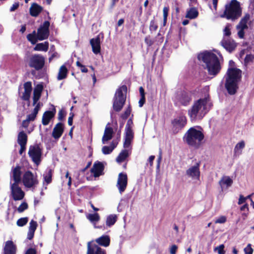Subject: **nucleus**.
<instances>
[{"label":"nucleus","mask_w":254,"mask_h":254,"mask_svg":"<svg viewBox=\"0 0 254 254\" xmlns=\"http://www.w3.org/2000/svg\"><path fill=\"white\" fill-rule=\"evenodd\" d=\"M200 162H197L193 166L189 168L186 171V174L191 178L198 179L200 177Z\"/></svg>","instance_id":"17"},{"label":"nucleus","mask_w":254,"mask_h":254,"mask_svg":"<svg viewBox=\"0 0 254 254\" xmlns=\"http://www.w3.org/2000/svg\"><path fill=\"white\" fill-rule=\"evenodd\" d=\"M145 103V96H141L140 99L139 101V106L142 107Z\"/></svg>","instance_id":"63"},{"label":"nucleus","mask_w":254,"mask_h":254,"mask_svg":"<svg viewBox=\"0 0 254 254\" xmlns=\"http://www.w3.org/2000/svg\"><path fill=\"white\" fill-rule=\"evenodd\" d=\"M28 220L29 219L27 217H22L17 220L16 224L19 227H23L28 223Z\"/></svg>","instance_id":"43"},{"label":"nucleus","mask_w":254,"mask_h":254,"mask_svg":"<svg viewBox=\"0 0 254 254\" xmlns=\"http://www.w3.org/2000/svg\"><path fill=\"white\" fill-rule=\"evenodd\" d=\"M158 25L155 21L154 18L150 22L149 30L151 32L152 31H155L158 29Z\"/></svg>","instance_id":"47"},{"label":"nucleus","mask_w":254,"mask_h":254,"mask_svg":"<svg viewBox=\"0 0 254 254\" xmlns=\"http://www.w3.org/2000/svg\"><path fill=\"white\" fill-rule=\"evenodd\" d=\"M28 140V136L24 131L19 132L17 136V142L19 145L26 144Z\"/></svg>","instance_id":"36"},{"label":"nucleus","mask_w":254,"mask_h":254,"mask_svg":"<svg viewBox=\"0 0 254 254\" xmlns=\"http://www.w3.org/2000/svg\"><path fill=\"white\" fill-rule=\"evenodd\" d=\"M53 172V171L51 169H48L46 173L43 175V185H46L45 187V190L47 189V186L50 184L52 181Z\"/></svg>","instance_id":"31"},{"label":"nucleus","mask_w":254,"mask_h":254,"mask_svg":"<svg viewBox=\"0 0 254 254\" xmlns=\"http://www.w3.org/2000/svg\"><path fill=\"white\" fill-rule=\"evenodd\" d=\"M53 106V108L51 111H46L43 113L42 123L44 126L48 125L50 123L51 120L55 116L56 109L55 106Z\"/></svg>","instance_id":"16"},{"label":"nucleus","mask_w":254,"mask_h":254,"mask_svg":"<svg viewBox=\"0 0 254 254\" xmlns=\"http://www.w3.org/2000/svg\"><path fill=\"white\" fill-rule=\"evenodd\" d=\"M134 137V133L132 129H125V137L124 142V147L128 148L131 144Z\"/></svg>","instance_id":"23"},{"label":"nucleus","mask_w":254,"mask_h":254,"mask_svg":"<svg viewBox=\"0 0 254 254\" xmlns=\"http://www.w3.org/2000/svg\"><path fill=\"white\" fill-rule=\"evenodd\" d=\"M204 138V135L201 131L191 127L185 133L183 140L189 146L198 149L201 145Z\"/></svg>","instance_id":"2"},{"label":"nucleus","mask_w":254,"mask_h":254,"mask_svg":"<svg viewBox=\"0 0 254 254\" xmlns=\"http://www.w3.org/2000/svg\"><path fill=\"white\" fill-rule=\"evenodd\" d=\"M192 99V93L190 91H182L176 96L177 103L183 106H188Z\"/></svg>","instance_id":"8"},{"label":"nucleus","mask_w":254,"mask_h":254,"mask_svg":"<svg viewBox=\"0 0 254 254\" xmlns=\"http://www.w3.org/2000/svg\"><path fill=\"white\" fill-rule=\"evenodd\" d=\"M230 25L228 24L226 26L224 29V36H230L231 34V29H230Z\"/></svg>","instance_id":"52"},{"label":"nucleus","mask_w":254,"mask_h":254,"mask_svg":"<svg viewBox=\"0 0 254 254\" xmlns=\"http://www.w3.org/2000/svg\"><path fill=\"white\" fill-rule=\"evenodd\" d=\"M221 182L223 184L226 185L227 187L231 186L233 183L232 180L229 177H226L225 179H223V180H222Z\"/></svg>","instance_id":"50"},{"label":"nucleus","mask_w":254,"mask_h":254,"mask_svg":"<svg viewBox=\"0 0 254 254\" xmlns=\"http://www.w3.org/2000/svg\"><path fill=\"white\" fill-rule=\"evenodd\" d=\"M244 252L245 254H253V249H252L250 244H249L244 249Z\"/></svg>","instance_id":"54"},{"label":"nucleus","mask_w":254,"mask_h":254,"mask_svg":"<svg viewBox=\"0 0 254 254\" xmlns=\"http://www.w3.org/2000/svg\"><path fill=\"white\" fill-rule=\"evenodd\" d=\"M36 118V116L34 115L32 113L30 114H29L27 116L26 119L28 121H34Z\"/></svg>","instance_id":"62"},{"label":"nucleus","mask_w":254,"mask_h":254,"mask_svg":"<svg viewBox=\"0 0 254 254\" xmlns=\"http://www.w3.org/2000/svg\"><path fill=\"white\" fill-rule=\"evenodd\" d=\"M104 169L105 166L104 163L102 162L96 161L94 163L90 170V172L93 174L95 178H97L104 175Z\"/></svg>","instance_id":"13"},{"label":"nucleus","mask_w":254,"mask_h":254,"mask_svg":"<svg viewBox=\"0 0 254 254\" xmlns=\"http://www.w3.org/2000/svg\"><path fill=\"white\" fill-rule=\"evenodd\" d=\"M68 73V69L64 64H63L60 68L57 79L59 80H61L65 79L67 77Z\"/></svg>","instance_id":"34"},{"label":"nucleus","mask_w":254,"mask_h":254,"mask_svg":"<svg viewBox=\"0 0 254 254\" xmlns=\"http://www.w3.org/2000/svg\"><path fill=\"white\" fill-rule=\"evenodd\" d=\"M64 131V125L60 122L57 123L53 128L52 135L55 139H59Z\"/></svg>","instance_id":"19"},{"label":"nucleus","mask_w":254,"mask_h":254,"mask_svg":"<svg viewBox=\"0 0 254 254\" xmlns=\"http://www.w3.org/2000/svg\"><path fill=\"white\" fill-rule=\"evenodd\" d=\"M198 15V11L196 8L191 7L187 10L186 17L192 19L196 18Z\"/></svg>","instance_id":"35"},{"label":"nucleus","mask_w":254,"mask_h":254,"mask_svg":"<svg viewBox=\"0 0 254 254\" xmlns=\"http://www.w3.org/2000/svg\"><path fill=\"white\" fill-rule=\"evenodd\" d=\"M187 123V120L185 116H180L172 120L171 124L173 134H176L180 132L186 125Z\"/></svg>","instance_id":"9"},{"label":"nucleus","mask_w":254,"mask_h":254,"mask_svg":"<svg viewBox=\"0 0 254 254\" xmlns=\"http://www.w3.org/2000/svg\"><path fill=\"white\" fill-rule=\"evenodd\" d=\"M254 59V55L252 54L247 55L244 60V64H248L249 63L253 62Z\"/></svg>","instance_id":"51"},{"label":"nucleus","mask_w":254,"mask_h":254,"mask_svg":"<svg viewBox=\"0 0 254 254\" xmlns=\"http://www.w3.org/2000/svg\"><path fill=\"white\" fill-rule=\"evenodd\" d=\"M133 121L132 118H130L128 120L125 129H132V126H133Z\"/></svg>","instance_id":"55"},{"label":"nucleus","mask_w":254,"mask_h":254,"mask_svg":"<svg viewBox=\"0 0 254 254\" xmlns=\"http://www.w3.org/2000/svg\"><path fill=\"white\" fill-rule=\"evenodd\" d=\"M144 42L147 45V47H150L154 44L155 40L152 38L150 35H149L145 37Z\"/></svg>","instance_id":"44"},{"label":"nucleus","mask_w":254,"mask_h":254,"mask_svg":"<svg viewBox=\"0 0 254 254\" xmlns=\"http://www.w3.org/2000/svg\"><path fill=\"white\" fill-rule=\"evenodd\" d=\"M227 220V218L225 216H221L218 218L215 222V223H224Z\"/></svg>","instance_id":"56"},{"label":"nucleus","mask_w":254,"mask_h":254,"mask_svg":"<svg viewBox=\"0 0 254 254\" xmlns=\"http://www.w3.org/2000/svg\"><path fill=\"white\" fill-rule=\"evenodd\" d=\"M25 254H37V252L35 249L29 248L27 250Z\"/></svg>","instance_id":"64"},{"label":"nucleus","mask_w":254,"mask_h":254,"mask_svg":"<svg viewBox=\"0 0 254 254\" xmlns=\"http://www.w3.org/2000/svg\"><path fill=\"white\" fill-rule=\"evenodd\" d=\"M117 216L116 214H110L107 217L106 225L107 227H110L114 225L117 221Z\"/></svg>","instance_id":"38"},{"label":"nucleus","mask_w":254,"mask_h":254,"mask_svg":"<svg viewBox=\"0 0 254 254\" xmlns=\"http://www.w3.org/2000/svg\"><path fill=\"white\" fill-rule=\"evenodd\" d=\"M204 68L207 70L209 75L215 76L220 72L221 66V64H205Z\"/></svg>","instance_id":"21"},{"label":"nucleus","mask_w":254,"mask_h":254,"mask_svg":"<svg viewBox=\"0 0 254 254\" xmlns=\"http://www.w3.org/2000/svg\"><path fill=\"white\" fill-rule=\"evenodd\" d=\"M245 146V141L244 140H242L239 143H238L235 148H234V152L235 153L238 152L239 150L243 149Z\"/></svg>","instance_id":"46"},{"label":"nucleus","mask_w":254,"mask_h":254,"mask_svg":"<svg viewBox=\"0 0 254 254\" xmlns=\"http://www.w3.org/2000/svg\"><path fill=\"white\" fill-rule=\"evenodd\" d=\"M11 195L13 200H20L24 197V192L18 186V184H12L11 185Z\"/></svg>","instance_id":"14"},{"label":"nucleus","mask_w":254,"mask_h":254,"mask_svg":"<svg viewBox=\"0 0 254 254\" xmlns=\"http://www.w3.org/2000/svg\"><path fill=\"white\" fill-rule=\"evenodd\" d=\"M28 208V203L26 202H23L21 203V204L18 206L17 208V210L19 213H22L24 212L25 210L27 209Z\"/></svg>","instance_id":"45"},{"label":"nucleus","mask_w":254,"mask_h":254,"mask_svg":"<svg viewBox=\"0 0 254 254\" xmlns=\"http://www.w3.org/2000/svg\"><path fill=\"white\" fill-rule=\"evenodd\" d=\"M43 90V86L41 84H37L34 89L33 97V105L34 106L39 100Z\"/></svg>","instance_id":"22"},{"label":"nucleus","mask_w":254,"mask_h":254,"mask_svg":"<svg viewBox=\"0 0 254 254\" xmlns=\"http://www.w3.org/2000/svg\"><path fill=\"white\" fill-rule=\"evenodd\" d=\"M128 156V151L126 149L123 150L117 157L116 161L118 163H121L124 161Z\"/></svg>","instance_id":"40"},{"label":"nucleus","mask_w":254,"mask_h":254,"mask_svg":"<svg viewBox=\"0 0 254 254\" xmlns=\"http://www.w3.org/2000/svg\"><path fill=\"white\" fill-rule=\"evenodd\" d=\"M215 50H205L198 53L197 58L198 61L203 64H220L223 62V57L218 53V56L214 53Z\"/></svg>","instance_id":"6"},{"label":"nucleus","mask_w":254,"mask_h":254,"mask_svg":"<svg viewBox=\"0 0 254 254\" xmlns=\"http://www.w3.org/2000/svg\"><path fill=\"white\" fill-rule=\"evenodd\" d=\"M208 102L207 98H200L195 101L188 110V115L191 121H195L197 118L201 119L206 113L204 111L206 109V105Z\"/></svg>","instance_id":"3"},{"label":"nucleus","mask_w":254,"mask_h":254,"mask_svg":"<svg viewBox=\"0 0 254 254\" xmlns=\"http://www.w3.org/2000/svg\"><path fill=\"white\" fill-rule=\"evenodd\" d=\"M242 10L240 2L237 0H231L229 3L225 5V9L222 18L235 20L238 19L242 15Z\"/></svg>","instance_id":"4"},{"label":"nucleus","mask_w":254,"mask_h":254,"mask_svg":"<svg viewBox=\"0 0 254 254\" xmlns=\"http://www.w3.org/2000/svg\"><path fill=\"white\" fill-rule=\"evenodd\" d=\"M30 67L34 68L31 71V74L35 76L36 78L40 79L44 76L45 72L42 70L44 64H29Z\"/></svg>","instance_id":"18"},{"label":"nucleus","mask_w":254,"mask_h":254,"mask_svg":"<svg viewBox=\"0 0 254 254\" xmlns=\"http://www.w3.org/2000/svg\"><path fill=\"white\" fill-rule=\"evenodd\" d=\"M4 254H15L16 247L12 241H7L3 249Z\"/></svg>","instance_id":"25"},{"label":"nucleus","mask_w":254,"mask_h":254,"mask_svg":"<svg viewBox=\"0 0 254 254\" xmlns=\"http://www.w3.org/2000/svg\"><path fill=\"white\" fill-rule=\"evenodd\" d=\"M169 11V7L165 6L163 9V18H167Z\"/></svg>","instance_id":"57"},{"label":"nucleus","mask_w":254,"mask_h":254,"mask_svg":"<svg viewBox=\"0 0 254 254\" xmlns=\"http://www.w3.org/2000/svg\"><path fill=\"white\" fill-rule=\"evenodd\" d=\"M37 226L38 224L37 222L33 220H31L29 223V227L27 233V239L32 240L33 238L35 232L37 229Z\"/></svg>","instance_id":"28"},{"label":"nucleus","mask_w":254,"mask_h":254,"mask_svg":"<svg viewBox=\"0 0 254 254\" xmlns=\"http://www.w3.org/2000/svg\"><path fill=\"white\" fill-rule=\"evenodd\" d=\"M87 219L92 223L94 225V227L95 228L102 229L103 227L101 226H96L95 224L97 222H98L100 219V216L98 213H94L93 214H88L86 215Z\"/></svg>","instance_id":"30"},{"label":"nucleus","mask_w":254,"mask_h":254,"mask_svg":"<svg viewBox=\"0 0 254 254\" xmlns=\"http://www.w3.org/2000/svg\"><path fill=\"white\" fill-rule=\"evenodd\" d=\"M24 92L21 96V99L26 101H29L30 100L31 93L32 90V82L27 81L23 84Z\"/></svg>","instance_id":"20"},{"label":"nucleus","mask_w":254,"mask_h":254,"mask_svg":"<svg viewBox=\"0 0 254 254\" xmlns=\"http://www.w3.org/2000/svg\"><path fill=\"white\" fill-rule=\"evenodd\" d=\"M245 29L243 28H239V31L238 32V35L239 37L241 39H243L245 36Z\"/></svg>","instance_id":"59"},{"label":"nucleus","mask_w":254,"mask_h":254,"mask_svg":"<svg viewBox=\"0 0 254 254\" xmlns=\"http://www.w3.org/2000/svg\"><path fill=\"white\" fill-rule=\"evenodd\" d=\"M114 131L111 127H106L104 131V134L102 137V142L104 143L105 141L111 139L113 137Z\"/></svg>","instance_id":"33"},{"label":"nucleus","mask_w":254,"mask_h":254,"mask_svg":"<svg viewBox=\"0 0 254 254\" xmlns=\"http://www.w3.org/2000/svg\"><path fill=\"white\" fill-rule=\"evenodd\" d=\"M131 112V107L130 105H129L127 108L126 109L125 112L121 115V118L123 120H126L129 116Z\"/></svg>","instance_id":"42"},{"label":"nucleus","mask_w":254,"mask_h":254,"mask_svg":"<svg viewBox=\"0 0 254 254\" xmlns=\"http://www.w3.org/2000/svg\"><path fill=\"white\" fill-rule=\"evenodd\" d=\"M178 249V247L176 245H173L170 248V253L171 254H176V251Z\"/></svg>","instance_id":"60"},{"label":"nucleus","mask_w":254,"mask_h":254,"mask_svg":"<svg viewBox=\"0 0 254 254\" xmlns=\"http://www.w3.org/2000/svg\"><path fill=\"white\" fill-rule=\"evenodd\" d=\"M95 241L99 245L107 247L110 245V238L108 235H103L96 239Z\"/></svg>","instance_id":"32"},{"label":"nucleus","mask_w":254,"mask_h":254,"mask_svg":"<svg viewBox=\"0 0 254 254\" xmlns=\"http://www.w3.org/2000/svg\"><path fill=\"white\" fill-rule=\"evenodd\" d=\"M86 254H107L106 251L102 249L98 245L89 242L87 243V250Z\"/></svg>","instance_id":"15"},{"label":"nucleus","mask_w":254,"mask_h":254,"mask_svg":"<svg viewBox=\"0 0 254 254\" xmlns=\"http://www.w3.org/2000/svg\"><path fill=\"white\" fill-rule=\"evenodd\" d=\"M66 116V113L64 109H61L58 113V119L60 121H63Z\"/></svg>","instance_id":"49"},{"label":"nucleus","mask_w":254,"mask_h":254,"mask_svg":"<svg viewBox=\"0 0 254 254\" xmlns=\"http://www.w3.org/2000/svg\"><path fill=\"white\" fill-rule=\"evenodd\" d=\"M23 183L25 187L31 188L37 185L39 182L30 171H27L23 175Z\"/></svg>","instance_id":"10"},{"label":"nucleus","mask_w":254,"mask_h":254,"mask_svg":"<svg viewBox=\"0 0 254 254\" xmlns=\"http://www.w3.org/2000/svg\"><path fill=\"white\" fill-rule=\"evenodd\" d=\"M30 64H45V59L40 55H33L30 58Z\"/></svg>","instance_id":"37"},{"label":"nucleus","mask_w":254,"mask_h":254,"mask_svg":"<svg viewBox=\"0 0 254 254\" xmlns=\"http://www.w3.org/2000/svg\"><path fill=\"white\" fill-rule=\"evenodd\" d=\"M113 150L114 147H111L110 146H104L102 148V152L104 154H109L113 151Z\"/></svg>","instance_id":"48"},{"label":"nucleus","mask_w":254,"mask_h":254,"mask_svg":"<svg viewBox=\"0 0 254 254\" xmlns=\"http://www.w3.org/2000/svg\"><path fill=\"white\" fill-rule=\"evenodd\" d=\"M224 246L223 245H221L219 247L216 248V250H218V253L219 254H225V252L224 250Z\"/></svg>","instance_id":"58"},{"label":"nucleus","mask_w":254,"mask_h":254,"mask_svg":"<svg viewBox=\"0 0 254 254\" xmlns=\"http://www.w3.org/2000/svg\"><path fill=\"white\" fill-rule=\"evenodd\" d=\"M222 46L230 52L234 51L236 48V43L233 41L230 40H223L221 41Z\"/></svg>","instance_id":"29"},{"label":"nucleus","mask_w":254,"mask_h":254,"mask_svg":"<svg viewBox=\"0 0 254 254\" xmlns=\"http://www.w3.org/2000/svg\"><path fill=\"white\" fill-rule=\"evenodd\" d=\"M250 18V15L249 13H246L244 16L241 19V21L248 23V20Z\"/></svg>","instance_id":"61"},{"label":"nucleus","mask_w":254,"mask_h":254,"mask_svg":"<svg viewBox=\"0 0 254 254\" xmlns=\"http://www.w3.org/2000/svg\"><path fill=\"white\" fill-rule=\"evenodd\" d=\"M224 78V86L228 93L230 95H235L239 88V83L242 80V70L234 67H229Z\"/></svg>","instance_id":"1"},{"label":"nucleus","mask_w":254,"mask_h":254,"mask_svg":"<svg viewBox=\"0 0 254 254\" xmlns=\"http://www.w3.org/2000/svg\"><path fill=\"white\" fill-rule=\"evenodd\" d=\"M127 185V176L125 173H120L118 175L117 187L119 192L122 193L125 191Z\"/></svg>","instance_id":"12"},{"label":"nucleus","mask_w":254,"mask_h":254,"mask_svg":"<svg viewBox=\"0 0 254 254\" xmlns=\"http://www.w3.org/2000/svg\"><path fill=\"white\" fill-rule=\"evenodd\" d=\"M21 167L17 165L15 168L12 169V178L14 181L13 184H18L21 180V176L22 172L21 171Z\"/></svg>","instance_id":"27"},{"label":"nucleus","mask_w":254,"mask_h":254,"mask_svg":"<svg viewBox=\"0 0 254 254\" xmlns=\"http://www.w3.org/2000/svg\"><path fill=\"white\" fill-rule=\"evenodd\" d=\"M43 10V7L42 6L37 3L34 2L32 3L30 7V14L33 17H37Z\"/></svg>","instance_id":"26"},{"label":"nucleus","mask_w":254,"mask_h":254,"mask_svg":"<svg viewBox=\"0 0 254 254\" xmlns=\"http://www.w3.org/2000/svg\"><path fill=\"white\" fill-rule=\"evenodd\" d=\"M90 43L92 48V51L94 54H97L100 52V39L99 36L95 38L90 39Z\"/></svg>","instance_id":"24"},{"label":"nucleus","mask_w":254,"mask_h":254,"mask_svg":"<svg viewBox=\"0 0 254 254\" xmlns=\"http://www.w3.org/2000/svg\"><path fill=\"white\" fill-rule=\"evenodd\" d=\"M27 39L32 45L35 44L38 40L37 34H36V31H33L32 33L28 34L27 35Z\"/></svg>","instance_id":"41"},{"label":"nucleus","mask_w":254,"mask_h":254,"mask_svg":"<svg viewBox=\"0 0 254 254\" xmlns=\"http://www.w3.org/2000/svg\"><path fill=\"white\" fill-rule=\"evenodd\" d=\"M49 49V43L45 42L44 43H41L37 44L34 48L35 51H47Z\"/></svg>","instance_id":"39"},{"label":"nucleus","mask_w":254,"mask_h":254,"mask_svg":"<svg viewBox=\"0 0 254 254\" xmlns=\"http://www.w3.org/2000/svg\"><path fill=\"white\" fill-rule=\"evenodd\" d=\"M239 28H243V29H248V26L247 25V23L240 20L239 24L236 26V29H239Z\"/></svg>","instance_id":"53"},{"label":"nucleus","mask_w":254,"mask_h":254,"mask_svg":"<svg viewBox=\"0 0 254 254\" xmlns=\"http://www.w3.org/2000/svg\"><path fill=\"white\" fill-rule=\"evenodd\" d=\"M28 154L35 164L38 166L40 164L42 149L40 148L39 144L36 143L33 145H30Z\"/></svg>","instance_id":"7"},{"label":"nucleus","mask_w":254,"mask_h":254,"mask_svg":"<svg viewBox=\"0 0 254 254\" xmlns=\"http://www.w3.org/2000/svg\"><path fill=\"white\" fill-rule=\"evenodd\" d=\"M127 86L123 85L119 87L116 90L113 97V108L116 112H120L124 106L127 98Z\"/></svg>","instance_id":"5"},{"label":"nucleus","mask_w":254,"mask_h":254,"mask_svg":"<svg viewBox=\"0 0 254 254\" xmlns=\"http://www.w3.org/2000/svg\"><path fill=\"white\" fill-rule=\"evenodd\" d=\"M50 25L49 21H45L38 28L37 34L39 40L42 41L48 38L50 35Z\"/></svg>","instance_id":"11"}]
</instances>
